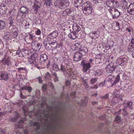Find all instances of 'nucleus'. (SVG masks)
<instances>
[{
  "mask_svg": "<svg viewBox=\"0 0 134 134\" xmlns=\"http://www.w3.org/2000/svg\"><path fill=\"white\" fill-rule=\"evenodd\" d=\"M83 84L84 86H85V87L87 88L88 87V85L87 82L86 81L83 82Z\"/></svg>",
  "mask_w": 134,
  "mask_h": 134,
  "instance_id": "052dcab7",
  "label": "nucleus"
},
{
  "mask_svg": "<svg viewBox=\"0 0 134 134\" xmlns=\"http://www.w3.org/2000/svg\"><path fill=\"white\" fill-rule=\"evenodd\" d=\"M120 119V117L118 115L116 116V119H115V122H118Z\"/></svg>",
  "mask_w": 134,
  "mask_h": 134,
  "instance_id": "4d7b16f0",
  "label": "nucleus"
},
{
  "mask_svg": "<svg viewBox=\"0 0 134 134\" xmlns=\"http://www.w3.org/2000/svg\"><path fill=\"white\" fill-rule=\"evenodd\" d=\"M32 46L36 50H39L41 48V45L40 43H38L36 45H33V44H32Z\"/></svg>",
  "mask_w": 134,
  "mask_h": 134,
  "instance_id": "c85d7f7f",
  "label": "nucleus"
},
{
  "mask_svg": "<svg viewBox=\"0 0 134 134\" xmlns=\"http://www.w3.org/2000/svg\"><path fill=\"white\" fill-rule=\"evenodd\" d=\"M44 77L46 79H49L51 77V74L49 72H47V73L45 75Z\"/></svg>",
  "mask_w": 134,
  "mask_h": 134,
  "instance_id": "a19ab883",
  "label": "nucleus"
},
{
  "mask_svg": "<svg viewBox=\"0 0 134 134\" xmlns=\"http://www.w3.org/2000/svg\"><path fill=\"white\" fill-rule=\"evenodd\" d=\"M94 73L95 76H99L102 74V71L100 69H98L94 71Z\"/></svg>",
  "mask_w": 134,
  "mask_h": 134,
  "instance_id": "cd10ccee",
  "label": "nucleus"
},
{
  "mask_svg": "<svg viewBox=\"0 0 134 134\" xmlns=\"http://www.w3.org/2000/svg\"><path fill=\"white\" fill-rule=\"evenodd\" d=\"M9 78L8 74L6 71L0 72V79L7 81Z\"/></svg>",
  "mask_w": 134,
  "mask_h": 134,
  "instance_id": "6e6552de",
  "label": "nucleus"
},
{
  "mask_svg": "<svg viewBox=\"0 0 134 134\" xmlns=\"http://www.w3.org/2000/svg\"><path fill=\"white\" fill-rule=\"evenodd\" d=\"M53 70L56 71L60 70V68H59V66L55 64L53 65Z\"/></svg>",
  "mask_w": 134,
  "mask_h": 134,
  "instance_id": "c9c22d12",
  "label": "nucleus"
},
{
  "mask_svg": "<svg viewBox=\"0 0 134 134\" xmlns=\"http://www.w3.org/2000/svg\"><path fill=\"white\" fill-rule=\"evenodd\" d=\"M36 34L37 35H40L41 34V31L40 30L38 29L36 32Z\"/></svg>",
  "mask_w": 134,
  "mask_h": 134,
  "instance_id": "e2e57ef3",
  "label": "nucleus"
},
{
  "mask_svg": "<svg viewBox=\"0 0 134 134\" xmlns=\"http://www.w3.org/2000/svg\"><path fill=\"white\" fill-rule=\"evenodd\" d=\"M97 78L96 77L94 79H92L90 80V82L91 83L93 84L96 82V81H97Z\"/></svg>",
  "mask_w": 134,
  "mask_h": 134,
  "instance_id": "49530a36",
  "label": "nucleus"
},
{
  "mask_svg": "<svg viewBox=\"0 0 134 134\" xmlns=\"http://www.w3.org/2000/svg\"><path fill=\"white\" fill-rule=\"evenodd\" d=\"M104 84V82L100 83H99L98 86H101V87H103Z\"/></svg>",
  "mask_w": 134,
  "mask_h": 134,
  "instance_id": "680f3d73",
  "label": "nucleus"
},
{
  "mask_svg": "<svg viewBox=\"0 0 134 134\" xmlns=\"http://www.w3.org/2000/svg\"><path fill=\"white\" fill-rule=\"evenodd\" d=\"M113 3V7L114 8L118 7L119 6V3L117 1L114 0Z\"/></svg>",
  "mask_w": 134,
  "mask_h": 134,
  "instance_id": "c03bdc74",
  "label": "nucleus"
},
{
  "mask_svg": "<svg viewBox=\"0 0 134 134\" xmlns=\"http://www.w3.org/2000/svg\"><path fill=\"white\" fill-rule=\"evenodd\" d=\"M66 72L69 76L71 74H72L73 72L72 69L70 68H69L66 69Z\"/></svg>",
  "mask_w": 134,
  "mask_h": 134,
  "instance_id": "37998d69",
  "label": "nucleus"
},
{
  "mask_svg": "<svg viewBox=\"0 0 134 134\" xmlns=\"http://www.w3.org/2000/svg\"><path fill=\"white\" fill-rule=\"evenodd\" d=\"M44 45L46 48L48 50H50L52 49V47L51 45V42H47L44 40Z\"/></svg>",
  "mask_w": 134,
  "mask_h": 134,
  "instance_id": "6ab92c4d",
  "label": "nucleus"
},
{
  "mask_svg": "<svg viewBox=\"0 0 134 134\" xmlns=\"http://www.w3.org/2000/svg\"><path fill=\"white\" fill-rule=\"evenodd\" d=\"M20 11L23 14H28L29 12V9L26 7L22 6L20 8Z\"/></svg>",
  "mask_w": 134,
  "mask_h": 134,
  "instance_id": "9b49d317",
  "label": "nucleus"
},
{
  "mask_svg": "<svg viewBox=\"0 0 134 134\" xmlns=\"http://www.w3.org/2000/svg\"><path fill=\"white\" fill-rule=\"evenodd\" d=\"M134 11V4H131L128 7L127 9V12L130 14H132L131 12Z\"/></svg>",
  "mask_w": 134,
  "mask_h": 134,
  "instance_id": "f3484780",
  "label": "nucleus"
},
{
  "mask_svg": "<svg viewBox=\"0 0 134 134\" xmlns=\"http://www.w3.org/2000/svg\"><path fill=\"white\" fill-rule=\"evenodd\" d=\"M17 69H18L19 72H20L21 71L23 70H24L25 71H26L25 68H20Z\"/></svg>",
  "mask_w": 134,
  "mask_h": 134,
  "instance_id": "13d9d810",
  "label": "nucleus"
},
{
  "mask_svg": "<svg viewBox=\"0 0 134 134\" xmlns=\"http://www.w3.org/2000/svg\"><path fill=\"white\" fill-rule=\"evenodd\" d=\"M81 64L83 66V71L84 72H86L91 67L90 63L85 60L81 61Z\"/></svg>",
  "mask_w": 134,
  "mask_h": 134,
  "instance_id": "0eeeda50",
  "label": "nucleus"
},
{
  "mask_svg": "<svg viewBox=\"0 0 134 134\" xmlns=\"http://www.w3.org/2000/svg\"><path fill=\"white\" fill-rule=\"evenodd\" d=\"M37 79L38 80V81H39V82L41 83H42V78L40 77H37Z\"/></svg>",
  "mask_w": 134,
  "mask_h": 134,
  "instance_id": "69168bd1",
  "label": "nucleus"
},
{
  "mask_svg": "<svg viewBox=\"0 0 134 134\" xmlns=\"http://www.w3.org/2000/svg\"><path fill=\"white\" fill-rule=\"evenodd\" d=\"M32 88L31 87L28 86L26 87L25 88V90H28L29 92H31L32 90Z\"/></svg>",
  "mask_w": 134,
  "mask_h": 134,
  "instance_id": "864d4df0",
  "label": "nucleus"
},
{
  "mask_svg": "<svg viewBox=\"0 0 134 134\" xmlns=\"http://www.w3.org/2000/svg\"><path fill=\"white\" fill-rule=\"evenodd\" d=\"M69 76L71 77V78L74 79L76 78V75L75 74H74L73 72L72 74H71L70 75H69Z\"/></svg>",
  "mask_w": 134,
  "mask_h": 134,
  "instance_id": "8fccbe9b",
  "label": "nucleus"
},
{
  "mask_svg": "<svg viewBox=\"0 0 134 134\" xmlns=\"http://www.w3.org/2000/svg\"><path fill=\"white\" fill-rule=\"evenodd\" d=\"M53 119H51V120H52V121L53 122L54 121V120L55 119V121H56L58 119V117L56 115H53Z\"/></svg>",
  "mask_w": 134,
  "mask_h": 134,
  "instance_id": "603ef678",
  "label": "nucleus"
},
{
  "mask_svg": "<svg viewBox=\"0 0 134 134\" xmlns=\"http://www.w3.org/2000/svg\"><path fill=\"white\" fill-rule=\"evenodd\" d=\"M48 57L46 54H42L40 57L39 62L42 64L46 65L48 68L50 65V61L48 59Z\"/></svg>",
  "mask_w": 134,
  "mask_h": 134,
  "instance_id": "f03ea898",
  "label": "nucleus"
},
{
  "mask_svg": "<svg viewBox=\"0 0 134 134\" xmlns=\"http://www.w3.org/2000/svg\"><path fill=\"white\" fill-rule=\"evenodd\" d=\"M12 31L14 32V35L16 37L18 35V30L17 28L16 27L13 28L12 29Z\"/></svg>",
  "mask_w": 134,
  "mask_h": 134,
  "instance_id": "f704fd0d",
  "label": "nucleus"
},
{
  "mask_svg": "<svg viewBox=\"0 0 134 134\" xmlns=\"http://www.w3.org/2000/svg\"><path fill=\"white\" fill-rule=\"evenodd\" d=\"M91 4L89 2H86L83 3L82 5V9L85 8H91Z\"/></svg>",
  "mask_w": 134,
  "mask_h": 134,
  "instance_id": "412c9836",
  "label": "nucleus"
},
{
  "mask_svg": "<svg viewBox=\"0 0 134 134\" xmlns=\"http://www.w3.org/2000/svg\"><path fill=\"white\" fill-rule=\"evenodd\" d=\"M5 129H0V134H4L5 133Z\"/></svg>",
  "mask_w": 134,
  "mask_h": 134,
  "instance_id": "6e6d98bb",
  "label": "nucleus"
},
{
  "mask_svg": "<svg viewBox=\"0 0 134 134\" xmlns=\"http://www.w3.org/2000/svg\"><path fill=\"white\" fill-rule=\"evenodd\" d=\"M9 24L11 26H13V24L14 22V19L12 17H10L9 19Z\"/></svg>",
  "mask_w": 134,
  "mask_h": 134,
  "instance_id": "e433bc0d",
  "label": "nucleus"
},
{
  "mask_svg": "<svg viewBox=\"0 0 134 134\" xmlns=\"http://www.w3.org/2000/svg\"><path fill=\"white\" fill-rule=\"evenodd\" d=\"M98 33L99 32L97 33L95 32L92 33L90 34V36L92 37V38L95 39L99 36Z\"/></svg>",
  "mask_w": 134,
  "mask_h": 134,
  "instance_id": "a878e982",
  "label": "nucleus"
},
{
  "mask_svg": "<svg viewBox=\"0 0 134 134\" xmlns=\"http://www.w3.org/2000/svg\"><path fill=\"white\" fill-rule=\"evenodd\" d=\"M121 5L122 9H125L126 8V1L125 0H122V1Z\"/></svg>",
  "mask_w": 134,
  "mask_h": 134,
  "instance_id": "58836bf2",
  "label": "nucleus"
},
{
  "mask_svg": "<svg viewBox=\"0 0 134 134\" xmlns=\"http://www.w3.org/2000/svg\"><path fill=\"white\" fill-rule=\"evenodd\" d=\"M32 125L33 126L36 127L37 130H38L40 128V124L38 122H34Z\"/></svg>",
  "mask_w": 134,
  "mask_h": 134,
  "instance_id": "473e14b6",
  "label": "nucleus"
},
{
  "mask_svg": "<svg viewBox=\"0 0 134 134\" xmlns=\"http://www.w3.org/2000/svg\"><path fill=\"white\" fill-rule=\"evenodd\" d=\"M127 106H126V111H131L132 109L133 103L131 102H127Z\"/></svg>",
  "mask_w": 134,
  "mask_h": 134,
  "instance_id": "f8f14e48",
  "label": "nucleus"
},
{
  "mask_svg": "<svg viewBox=\"0 0 134 134\" xmlns=\"http://www.w3.org/2000/svg\"><path fill=\"white\" fill-rule=\"evenodd\" d=\"M83 3L82 0H77L75 2L74 5L75 7L78 8L82 6Z\"/></svg>",
  "mask_w": 134,
  "mask_h": 134,
  "instance_id": "2eb2a0df",
  "label": "nucleus"
},
{
  "mask_svg": "<svg viewBox=\"0 0 134 134\" xmlns=\"http://www.w3.org/2000/svg\"><path fill=\"white\" fill-rule=\"evenodd\" d=\"M6 27L5 22L4 21L0 20V30L5 29Z\"/></svg>",
  "mask_w": 134,
  "mask_h": 134,
  "instance_id": "a211bd4d",
  "label": "nucleus"
},
{
  "mask_svg": "<svg viewBox=\"0 0 134 134\" xmlns=\"http://www.w3.org/2000/svg\"><path fill=\"white\" fill-rule=\"evenodd\" d=\"M114 0H110L107 3V5L108 7L111 8L113 7V2Z\"/></svg>",
  "mask_w": 134,
  "mask_h": 134,
  "instance_id": "c756f323",
  "label": "nucleus"
},
{
  "mask_svg": "<svg viewBox=\"0 0 134 134\" xmlns=\"http://www.w3.org/2000/svg\"><path fill=\"white\" fill-rule=\"evenodd\" d=\"M114 25H115L116 27H117V29H116V30H119V23L117 21H115L114 23Z\"/></svg>",
  "mask_w": 134,
  "mask_h": 134,
  "instance_id": "de8ad7c7",
  "label": "nucleus"
},
{
  "mask_svg": "<svg viewBox=\"0 0 134 134\" xmlns=\"http://www.w3.org/2000/svg\"><path fill=\"white\" fill-rule=\"evenodd\" d=\"M40 8L39 7H35L34 5L32 9L33 13L35 14H36Z\"/></svg>",
  "mask_w": 134,
  "mask_h": 134,
  "instance_id": "72a5a7b5",
  "label": "nucleus"
},
{
  "mask_svg": "<svg viewBox=\"0 0 134 134\" xmlns=\"http://www.w3.org/2000/svg\"><path fill=\"white\" fill-rule=\"evenodd\" d=\"M45 1V2H44L45 3H44V4H45V3L46 5L47 6L50 5V1H51V0H46Z\"/></svg>",
  "mask_w": 134,
  "mask_h": 134,
  "instance_id": "3c124183",
  "label": "nucleus"
},
{
  "mask_svg": "<svg viewBox=\"0 0 134 134\" xmlns=\"http://www.w3.org/2000/svg\"><path fill=\"white\" fill-rule=\"evenodd\" d=\"M77 34L75 31L71 32L69 35V37L71 39H75L77 37Z\"/></svg>",
  "mask_w": 134,
  "mask_h": 134,
  "instance_id": "dca6fc26",
  "label": "nucleus"
},
{
  "mask_svg": "<svg viewBox=\"0 0 134 134\" xmlns=\"http://www.w3.org/2000/svg\"><path fill=\"white\" fill-rule=\"evenodd\" d=\"M70 82L68 80H67L66 82V85L67 86H69L70 85Z\"/></svg>",
  "mask_w": 134,
  "mask_h": 134,
  "instance_id": "0e129e2a",
  "label": "nucleus"
},
{
  "mask_svg": "<svg viewBox=\"0 0 134 134\" xmlns=\"http://www.w3.org/2000/svg\"><path fill=\"white\" fill-rule=\"evenodd\" d=\"M54 42H51V47H52V49H54V48H55V47L57 43V42L56 41H54Z\"/></svg>",
  "mask_w": 134,
  "mask_h": 134,
  "instance_id": "ea45409f",
  "label": "nucleus"
},
{
  "mask_svg": "<svg viewBox=\"0 0 134 134\" xmlns=\"http://www.w3.org/2000/svg\"><path fill=\"white\" fill-rule=\"evenodd\" d=\"M24 134H30V132H28V130H26L24 131Z\"/></svg>",
  "mask_w": 134,
  "mask_h": 134,
  "instance_id": "338daca9",
  "label": "nucleus"
},
{
  "mask_svg": "<svg viewBox=\"0 0 134 134\" xmlns=\"http://www.w3.org/2000/svg\"><path fill=\"white\" fill-rule=\"evenodd\" d=\"M115 64L111 62L108 64L106 68L107 72L110 73L115 71V69L116 67V66L115 65Z\"/></svg>",
  "mask_w": 134,
  "mask_h": 134,
  "instance_id": "423d86ee",
  "label": "nucleus"
},
{
  "mask_svg": "<svg viewBox=\"0 0 134 134\" xmlns=\"http://www.w3.org/2000/svg\"><path fill=\"white\" fill-rule=\"evenodd\" d=\"M62 47V44L60 43H57L54 49H57V51H60Z\"/></svg>",
  "mask_w": 134,
  "mask_h": 134,
  "instance_id": "bb28decb",
  "label": "nucleus"
},
{
  "mask_svg": "<svg viewBox=\"0 0 134 134\" xmlns=\"http://www.w3.org/2000/svg\"><path fill=\"white\" fill-rule=\"evenodd\" d=\"M121 63L119 64V65H124V64H125V62L124 59H122L121 60Z\"/></svg>",
  "mask_w": 134,
  "mask_h": 134,
  "instance_id": "bf43d9fd",
  "label": "nucleus"
},
{
  "mask_svg": "<svg viewBox=\"0 0 134 134\" xmlns=\"http://www.w3.org/2000/svg\"><path fill=\"white\" fill-rule=\"evenodd\" d=\"M54 38H50V37H48L46 38L45 39V41L47 42H54V41H56L55 40Z\"/></svg>",
  "mask_w": 134,
  "mask_h": 134,
  "instance_id": "2f4dec72",
  "label": "nucleus"
},
{
  "mask_svg": "<svg viewBox=\"0 0 134 134\" xmlns=\"http://www.w3.org/2000/svg\"><path fill=\"white\" fill-rule=\"evenodd\" d=\"M22 100H18L17 102H15V103L16 104H18L19 105H20L22 103Z\"/></svg>",
  "mask_w": 134,
  "mask_h": 134,
  "instance_id": "5fc2aeb1",
  "label": "nucleus"
},
{
  "mask_svg": "<svg viewBox=\"0 0 134 134\" xmlns=\"http://www.w3.org/2000/svg\"><path fill=\"white\" fill-rule=\"evenodd\" d=\"M79 51V52L80 53V54H81V55L82 57L86 54L87 53L88 51V48L86 47L83 48V49L82 48L81 49H80Z\"/></svg>",
  "mask_w": 134,
  "mask_h": 134,
  "instance_id": "4468645a",
  "label": "nucleus"
},
{
  "mask_svg": "<svg viewBox=\"0 0 134 134\" xmlns=\"http://www.w3.org/2000/svg\"><path fill=\"white\" fill-rule=\"evenodd\" d=\"M66 68L65 64L63 63L61 64L60 68V70L62 71L64 74L66 71Z\"/></svg>",
  "mask_w": 134,
  "mask_h": 134,
  "instance_id": "b1692460",
  "label": "nucleus"
},
{
  "mask_svg": "<svg viewBox=\"0 0 134 134\" xmlns=\"http://www.w3.org/2000/svg\"><path fill=\"white\" fill-rule=\"evenodd\" d=\"M38 58V54L35 53L31 55L30 57L28 59V61L30 64H35L37 63Z\"/></svg>",
  "mask_w": 134,
  "mask_h": 134,
  "instance_id": "20e7f679",
  "label": "nucleus"
},
{
  "mask_svg": "<svg viewBox=\"0 0 134 134\" xmlns=\"http://www.w3.org/2000/svg\"><path fill=\"white\" fill-rule=\"evenodd\" d=\"M83 13L86 15H88L92 13V7L89 8H86L82 9Z\"/></svg>",
  "mask_w": 134,
  "mask_h": 134,
  "instance_id": "ddd939ff",
  "label": "nucleus"
},
{
  "mask_svg": "<svg viewBox=\"0 0 134 134\" xmlns=\"http://www.w3.org/2000/svg\"><path fill=\"white\" fill-rule=\"evenodd\" d=\"M73 29L74 31H77L78 32L81 29V27L76 24H74L73 25Z\"/></svg>",
  "mask_w": 134,
  "mask_h": 134,
  "instance_id": "4be33fe9",
  "label": "nucleus"
},
{
  "mask_svg": "<svg viewBox=\"0 0 134 134\" xmlns=\"http://www.w3.org/2000/svg\"><path fill=\"white\" fill-rule=\"evenodd\" d=\"M9 60L8 58H7L6 59L5 58L4 59L2 60V62L3 63V64L4 65H8L9 63Z\"/></svg>",
  "mask_w": 134,
  "mask_h": 134,
  "instance_id": "4c0bfd02",
  "label": "nucleus"
},
{
  "mask_svg": "<svg viewBox=\"0 0 134 134\" xmlns=\"http://www.w3.org/2000/svg\"><path fill=\"white\" fill-rule=\"evenodd\" d=\"M7 10V8L4 4H2L0 5V14L2 15H4L6 14Z\"/></svg>",
  "mask_w": 134,
  "mask_h": 134,
  "instance_id": "1a4fd4ad",
  "label": "nucleus"
},
{
  "mask_svg": "<svg viewBox=\"0 0 134 134\" xmlns=\"http://www.w3.org/2000/svg\"><path fill=\"white\" fill-rule=\"evenodd\" d=\"M71 12V10L70 9H67L64 11L62 13V15L63 16H65L68 14H69Z\"/></svg>",
  "mask_w": 134,
  "mask_h": 134,
  "instance_id": "393cba45",
  "label": "nucleus"
},
{
  "mask_svg": "<svg viewBox=\"0 0 134 134\" xmlns=\"http://www.w3.org/2000/svg\"><path fill=\"white\" fill-rule=\"evenodd\" d=\"M48 84L49 86L52 87V89H53L54 88V86L52 82H49L48 83Z\"/></svg>",
  "mask_w": 134,
  "mask_h": 134,
  "instance_id": "09e8293b",
  "label": "nucleus"
},
{
  "mask_svg": "<svg viewBox=\"0 0 134 134\" xmlns=\"http://www.w3.org/2000/svg\"><path fill=\"white\" fill-rule=\"evenodd\" d=\"M59 81V78L58 76L55 77L54 78V81L55 82H57Z\"/></svg>",
  "mask_w": 134,
  "mask_h": 134,
  "instance_id": "774afa93",
  "label": "nucleus"
},
{
  "mask_svg": "<svg viewBox=\"0 0 134 134\" xmlns=\"http://www.w3.org/2000/svg\"><path fill=\"white\" fill-rule=\"evenodd\" d=\"M34 37V36H33L32 34H30L29 35L27 36L26 38L29 37V39L30 40L31 42H32L33 40V37Z\"/></svg>",
  "mask_w": 134,
  "mask_h": 134,
  "instance_id": "a18cd8bd",
  "label": "nucleus"
},
{
  "mask_svg": "<svg viewBox=\"0 0 134 134\" xmlns=\"http://www.w3.org/2000/svg\"><path fill=\"white\" fill-rule=\"evenodd\" d=\"M128 51L126 52V53L128 54L130 52H133L134 50V46L130 44L128 46Z\"/></svg>",
  "mask_w": 134,
  "mask_h": 134,
  "instance_id": "5701e85b",
  "label": "nucleus"
},
{
  "mask_svg": "<svg viewBox=\"0 0 134 134\" xmlns=\"http://www.w3.org/2000/svg\"><path fill=\"white\" fill-rule=\"evenodd\" d=\"M80 54L79 51L76 52L75 53L73 57V59L74 61L77 62L81 59L82 57Z\"/></svg>",
  "mask_w": 134,
  "mask_h": 134,
  "instance_id": "9d476101",
  "label": "nucleus"
},
{
  "mask_svg": "<svg viewBox=\"0 0 134 134\" xmlns=\"http://www.w3.org/2000/svg\"><path fill=\"white\" fill-rule=\"evenodd\" d=\"M34 5V6H35V7H38L40 8L41 5V4L40 2L36 1L35 2V3Z\"/></svg>",
  "mask_w": 134,
  "mask_h": 134,
  "instance_id": "79ce46f5",
  "label": "nucleus"
},
{
  "mask_svg": "<svg viewBox=\"0 0 134 134\" xmlns=\"http://www.w3.org/2000/svg\"><path fill=\"white\" fill-rule=\"evenodd\" d=\"M75 48L76 50H78L79 51L80 49H81L83 47L81 45L78 43H76L75 44Z\"/></svg>",
  "mask_w": 134,
  "mask_h": 134,
  "instance_id": "7c9ffc66",
  "label": "nucleus"
},
{
  "mask_svg": "<svg viewBox=\"0 0 134 134\" xmlns=\"http://www.w3.org/2000/svg\"><path fill=\"white\" fill-rule=\"evenodd\" d=\"M58 32L57 30H55L48 35L47 36L51 37V36H52L55 39H56L55 37L57 36L58 35Z\"/></svg>",
  "mask_w": 134,
  "mask_h": 134,
  "instance_id": "aec40b11",
  "label": "nucleus"
},
{
  "mask_svg": "<svg viewBox=\"0 0 134 134\" xmlns=\"http://www.w3.org/2000/svg\"><path fill=\"white\" fill-rule=\"evenodd\" d=\"M125 76L126 74L125 72H120V74H119L117 76L114 81L112 83V85H114L116 84L119 81L120 79V77H121L120 79L121 80V81H125L126 80Z\"/></svg>",
  "mask_w": 134,
  "mask_h": 134,
  "instance_id": "7ed1b4c3",
  "label": "nucleus"
},
{
  "mask_svg": "<svg viewBox=\"0 0 134 134\" xmlns=\"http://www.w3.org/2000/svg\"><path fill=\"white\" fill-rule=\"evenodd\" d=\"M55 3L56 6L61 9L66 8L69 4L67 0H57L55 2Z\"/></svg>",
  "mask_w": 134,
  "mask_h": 134,
  "instance_id": "f257e3e1",
  "label": "nucleus"
},
{
  "mask_svg": "<svg viewBox=\"0 0 134 134\" xmlns=\"http://www.w3.org/2000/svg\"><path fill=\"white\" fill-rule=\"evenodd\" d=\"M109 11L112 15L113 19H116L120 15V12L116 9L114 8H110Z\"/></svg>",
  "mask_w": 134,
  "mask_h": 134,
  "instance_id": "39448f33",
  "label": "nucleus"
}]
</instances>
